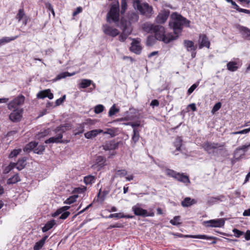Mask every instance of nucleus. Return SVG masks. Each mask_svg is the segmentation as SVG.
Returning a JSON list of instances; mask_svg holds the SVG:
<instances>
[{
    "mask_svg": "<svg viewBox=\"0 0 250 250\" xmlns=\"http://www.w3.org/2000/svg\"><path fill=\"white\" fill-rule=\"evenodd\" d=\"M119 6H117L116 5H113L107 14V21L109 22H115V23L122 30V32L119 37V40L121 42H124L127 37L132 33V27L130 21H128L122 18L120 22L119 23Z\"/></svg>",
    "mask_w": 250,
    "mask_h": 250,
    "instance_id": "f257e3e1",
    "label": "nucleus"
},
{
    "mask_svg": "<svg viewBox=\"0 0 250 250\" xmlns=\"http://www.w3.org/2000/svg\"><path fill=\"white\" fill-rule=\"evenodd\" d=\"M171 18L173 21L169 22V25L173 30L174 34L173 37L177 36L178 38L182 31L183 26L189 27L190 21L181 15L176 13L172 14Z\"/></svg>",
    "mask_w": 250,
    "mask_h": 250,
    "instance_id": "f03ea898",
    "label": "nucleus"
},
{
    "mask_svg": "<svg viewBox=\"0 0 250 250\" xmlns=\"http://www.w3.org/2000/svg\"><path fill=\"white\" fill-rule=\"evenodd\" d=\"M153 33L155 34V38L159 41H163L166 43H168L171 41L176 40L177 37H173L172 33L165 34V29L164 26L160 25H155Z\"/></svg>",
    "mask_w": 250,
    "mask_h": 250,
    "instance_id": "7ed1b4c3",
    "label": "nucleus"
},
{
    "mask_svg": "<svg viewBox=\"0 0 250 250\" xmlns=\"http://www.w3.org/2000/svg\"><path fill=\"white\" fill-rule=\"evenodd\" d=\"M134 6L140 12L142 15L149 18L152 14L153 9L147 3H141L138 0L134 1Z\"/></svg>",
    "mask_w": 250,
    "mask_h": 250,
    "instance_id": "20e7f679",
    "label": "nucleus"
},
{
    "mask_svg": "<svg viewBox=\"0 0 250 250\" xmlns=\"http://www.w3.org/2000/svg\"><path fill=\"white\" fill-rule=\"evenodd\" d=\"M224 145V143L219 144L208 141L202 145V147L208 154L215 156L217 153L215 149L223 150Z\"/></svg>",
    "mask_w": 250,
    "mask_h": 250,
    "instance_id": "39448f33",
    "label": "nucleus"
},
{
    "mask_svg": "<svg viewBox=\"0 0 250 250\" xmlns=\"http://www.w3.org/2000/svg\"><path fill=\"white\" fill-rule=\"evenodd\" d=\"M166 173L167 175L175 178L178 181L185 184L190 183L188 177L187 175H185L184 173H180L173 170L169 169H167Z\"/></svg>",
    "mask_w": 250,
    "mask_h": 250,
    "instance_id": "423d86ee",
    "label": "nucleus"
},
{
    "mask_svg": "<svg viewBox=\"0 0 250 250\" xmlns=\"http://www.w3.org/2000/svg\"><path fill=\"white\" fill-rule=\"evenodd\" d=\"M225 221L223 218L212 219L203 222V225L206 227L221 228L224 226Z\"/></svg>",
    "mask_w": 250,
    "mask_h": 250,
    "instance_id": "0eeeda50",
    "label": "nucleus"
},
{
    "mask_svg": "<svg viewBox=\"0 0 250 250\" xmlns=\"http://www.w3.org/2000/svg\"><path fill=\"white\" fill-rule=\"evenodd\" d=\"M13 109V112L9 115V119L13 122H18L20 121L22 117L23 110L21 108H20Z\"/></svg>",
    "mask_w": 250,
    "mask_h": 250,
    "instance_id": "6e6552de",
    "label": "nucleus"
},
{
    "mask_svg": "<svg viewBox=\"0 0 250 250\" xmlns=\"http://www.w3.org/2000/svg\"><path fill=\"white\" fill-rule=\"evenodd\" d=\"M250 147V144L248 145H243L237 147L234 151V157L236 160L240 159L244 155L245 153L247 152Z\"/></svg>",
    "mask_w": 250,
    "mask_h": 250,
    "instance_id": "1a4fd4ad",
    "label": "nucleus"
},
{
    "mask_svg": "<svg viewBox=\"0 0 250 250\" xmlns=\"http://www.w3.org/2000/svg\"><path fill=\"white\" fill-rule=\"evenodd\" d=\"M24 101V97L22 95H20L8 104V107L9 109L19 108V105L22 104Z\"/></svg>",
    "mask_w": 250,
    "mask_h": 250,
    "instance_id": "9d476101",
    "label": "nucleus"
},
{
    "mask_svg": "<svg viewBox=\"0 0 250 250\" xmlns=\"http://www.w3.org/2000/svg\"><path fill=\"white\" fill-rule=\"evenodd\" d=\"M103 31L105 34L112 37H116L120 33L117 29L107 24L103 26Z\"/></svg>",
    "mask_w": 250,
    "mask_h": 250,
    "instance_id": "9b49d317",
    "label": "nucleus"
},
{
    "mask_svg": "<svg viewBox=\"0 0 250 250\" xmlns=\"http://www.w3.org/2000/svg\"><path fill=\"white\" fill-rule=\"evenodd\" d=\"M169 15V12L164 10L161 11L157 16L155 21L160 24L164 23L167 20Z\"/></svg>",
    "mask_w": 250,
    "mask_h": 250,
    "instance_id": "f8f14e48",
    "label": "nucleus"
},
{
    "mask_svg": "<svg viewBox=\"0 0 250 250\" xmlns=\"http://www.w3.org/2000/svg\"><path fill=\"white\" fill-rule=\"evenodd\" d=\"M95 161L96 162L95 164L93 165L92 167L94 168H97V170H100L105 165V158L102 156H97Z\"/></svg>",
    "mask_w": 250,
    "mask_h": 250,
    "instance_id": "ddd939ff",
    "label": "nucleus"
},
{
    "mask_svg": "<svg viewBox=\"0 0 250 250\" xmlns=\"http://www.w3.org/2000/svg\"><path fill=\"white\" fill-rule=\"evenodd\" d=\"M130 50L136 54H140L142 50L140 42L135 39H133L131 45L130 47Z\"/></svg>",
    "mask_w": 250,
    "mask_h": 250,
    "instance_id": "4468645a",
    "label": "nucleus"
},
{
    "mask_svg": "<svg viewBox=\"0 0 250 250\" xmlns=\"http://www.w3.org/2000/svg\"><path fill=\"white\" fill-rule=\"evenodd\" d=\"M199 42L200 43L199 48L201 49L204 47H209L210 42L207 36L205 34H200L199 36Z\"/></svg>",
    "mask_w": 250,
    "mask_h": 250,
    "instance_id": "2eb2a0df",
    "label": "nucleus"
},
{
    "mask_svg": "<svg viewBox=\"0 0 250 250\" xmlns=\"http://www.w3.org/2000/svg\"><path fill=\"white\" fill-rule=\"evenodd\" d=\"M132 209L134 212V213L137 216L147 217V210L140 208L138 205L133 206Z\"/></svg>",
    "mask_w": 250,
    "mask_h": 250,
    "instance_id": "dca6fc26",
    "label": "nucleus"
},
{
    "mask_svg": "<svg viewBox=\"0 0 250 250\" xmlns=\"http://www.w3.org/2000/svg\"><path fill=\"white\" fill-rule=\"evenodd\" d=\"M236 28L242 35L243 38L248 40L250 35V29L239 24L237 25Z\"/></svg>",
    "mask_w": 250,
    "mask_h": 250,
    "instance_id": "f3484780",
    "label": "nucleus"
},
{
    "mask_svg": "<svg viewBox=\"0 0 250 250\" xmlns=\"http://www.w3.org/2000/svg\"><path fill=\"white\" fill-rule=\"evenodd\" d=\"M37 97L39 99H44L46 97L48 98L49 99H52L53 98V94L51 92V90L49 89L40 91L39 92Z\"/></svg>",
    "mask_w": 250,
    "mask_h": 250,
    "instance_id": "a211bd4d",
    "label": "nucleus"
},
{
    "mask_svg": "<svg viewBox=\"0 0 250 250\" xmlns=\"http://www.w3.org/2000/svg\"><path fill=\"white\" fill-rule=\"evenodd\" d=\"M226 199L225 196L223 195H220L216 197H209L207 203L208 204L212 205L217 203L218 202H222Z\"/></svg>",
    "mask_w": 250,
    "mask_h": 250,
    "instance_id": "6ab92c4d",
    "label": "nucleus"
},
{
    "mask_svg": "<svg viewBox=\"0 0 250 250\" xmlns=\"http://www.w3.org/2000/svg\"><path fill=\"white\" fill-rule=\"evenodd\" d=\"M103 132V130L101 129H93L92 130L87 132L84 134V137L86 139H92L96 137L99 134Z\"/></svg>",
    "mask_w": 250,
    "mask_h": 250,
    "instance_id": "aec40b11",
    "label": "nucleus"
},
{
    "mask_svg": "<svg viewBox=\"0 0 250 250\" xmlns=\"http://www.w3.org/2000/svg\"><path fill=\"white\" fill-rule=\"evenodd\" d=\"M184 46L188 52L195 51L197 46L194 45V42L189 40H185L184 41Z\"/></svg>",
    "mask_w": 250,
    "mask_h": 250,
    "instance_id": "412c9836",
    "label": "nucleus"
},
{
    "mask_svg": "<svg viewBox=\"0 0 250 250\" xmlns=\"http://www.w3.org/2000/svg\"><path fill=\"white\" fill-rule=\"evenodd\" d=\"M62 134L58 133L56 136L52 137L45 141L46 144L49 143H62Z\"/></svg>",
    "mask_w": 250,
    "mask_h": 250,
    "instance_id": "4be33fe9",
    "label": "nucleus"
},
{
    "mask_svg": "<svg viewBox=\"0 0 250 250\" xmlns=\"http://www.w3.org/2000/svg\"><path fill=\"white\" fill-rule=\"evenodd\" d=\"M196 200L194 199H192L190 197H186L181 202V205L183 207H188L196 204Z\"/></svg>",
    "mask_w": 250,
    "mask_h": 250,
    "instance_id": "5701e85b",
    "label": "nucleus"
},
{
    "mask_svg": "<svg viewBox=\"0 0 250 250\" xmlns=\"http://www.w3.org/2000/svg\"><path fill=\"white\" fill-rule=\"evenodd\" d=\"M185 238H197V239H207V240H215L216 238L213 236H208L206 235H186L184 236Z\"/></svg>",
    "mask_w": 250,
    "mask_h": 250,
    "instance_id": "b1692460",
    "label": "nucleus"
},
{
    "mask_svg": "<svg viewBox=\"0 0 250 250\" xmlns=\"http://www.w3.org/2000/svg\"><path fill=\"white\" fill-rule=\"evenodd\" d=\"M92 81L89 79H83L81 80L78 84V87L80 88H86L91 85L92 83Z\"/></svg>",
    "mask_w": 250,
    "mask_h": 250,
    "instance_id": "393cba45",
    "label": "nucleus"
},
{
    "mask_svg": "<svg viewBox=\"0 0 250 250\" xmlns=\"http://www.w3.org/2000/svg\"><path fill=\"white\" fill-rule=\"evenodd\" d=\"M71 125L70 124H65L57 127L56 129V132L59 133H62L66 130L71 129Z\"/></svg>",
    "mask_w": 250,
    "mask_h": 250,
    "instance_id": "a878e982",
    "label": "nucleus"
},
{
    "mask_svg": "<svg viewBox=\"0 0 250 250\" xmlns=\"http://www.w3.org/2000/svg\"><path fill=\"white\" fill-rule=\"evenodd\" d=\"M154 24H152L150 23L146 22L143 24L142 28L144 31L147 33H153L154 27H155Z\"/></svg>",
    "mask_w": 250,
    "mask_h": 250,
    "instance_id": "bb28decb",
    "label": "nucleus"
},
{
    "mask_svg": "<svg viewBox=\"0 0 250 250\" xmlns=\"http://www.w3.org/2000/svg\"><path fill=\"white\" fill-rule=\"evenodd\" d=\"M26 158L25 157L19 159L17 163H16L17 169H18L19 170H21V169H22L26 165Z\"/></svg>",
    "mask_w": 250,
    "mask_h": 250,
    "instance_id": "cd10ccee",
    "label": "nucleus"
},
{
    "mask_svg": "<svg viewBox=\"0 0 250 250\" xmlns=\"http://www.w3.org/2000/svg\"><path fill=\"white\" fill-rule=\"evenodd\" d=\"M75 74V73H70L68 72H62L58 74L56 78L54 79V81H57L62 79L65 78L66 77H70L73 76Z\"/></svg>",
    "mask_w": 250,
    "mask_h": 250,
    "instance_id": "c85d7f7f",
    "label": "nucleus"
},
{
    "mask_svg": "<svg viewBox=\"0 0 250 250\" xmlns=\"http://www.w3.org/2000/svg\"><path fill=\"white\" fill-rule=\"evenodd\" d=\"M55 223H56L54 220H52L49 221H48L45 224L44 226L42 228V231L43 232L47 231L48 230H49V229L53 228V227L55 225Z\"/></svg>",
    "mask_w": 250,
    "mask_h": 250,
    "instance_id": "c756f323",
    "label": "nucleus"
},
{
    "mask_svg": "<svg viewBox=\"0 0 250 250\" xmlns=\"http://www.w3.org/2000/svg\"><path fill=\"white\" fill-rule=\"evenodd\" d=\"M237 64L238 63L236 62H229L227 64V69L230 71H235L238 68Z\"/></svg>",
    "mask_w": 250,
    "mask_h": 250,
    "instance_id": "7c9ffc66",
    "label": "nucleus"
},
{
    "mask_svg": "<svg viewBox=\"0 0 250 250\" xmlns=\"http://www.w3.org/2000/svg\"><path fill=\"white\" fill-rule=\"evenodd\" d=\"M140 130H133V135L132 136L131 140L133 143V146H134L136 143L139 141L140 138Z\"/></svg>",
    "mask_w": 250,
    "mask_h": 250,
    "instance_id": "2f4dec72",
    "label": "nucleus"
},
{
    "mask_svg": "<svg viewBox=\"0 0 250 250\" xmlns=\"http://www.w3.org/2000/svg\"><path fill=\"white\" fill-rule=\"evenodd\" d=\"M21 179L19 177L18 174H16L13 175L12 177L9 178L7 181V184L8 185L14 184L19 181Z\"/></svg>",
    "mask_w": 250,
    "mask_h": 250,
    "instance_id": "473e14b6",
    "label": "nucleus"
},
{
    "mask_svg": "<svg viewBox=\"0 0 250 250\" xmlns=\"http://www.w3.org/2000/svg\"><path fill=\"white\" fill-rule=\"evenodd\" d=\"M38 143L36 142H31L28 144L24 148V151L28 152L29 151L35 149L37 146Z\"/></svg>",
    "mask_w": 250,
    "mask_h": 250,
    "instance_id": "72a5a7b5",
    "label": "nucleus"
},
{
    "mask_svg": "<svg viewBox=\"0 0 250 250\" xmlns=\"http://www.w3.org/2000/svg\"><path fill=\"white\" fill-rule=\"evenodd\" d=\"M182 139L180 137H177L174 142V146L176 150L179 151L182 145Z\"/></svg>",
    "mask_w": 250,
    "mask_h": 250,
    "instance_id": "f704fd0d",
    "label": "nucleus"
},
{
    "mask_svg": "<svg viewBox=\"0 0 250 250\" xmlns=\"http://www.w3.org/2000/svg\"><path fill=\"white\" fill-rule=\"evenodd\" d=\"M18 36H16L15 37H5L1 38L0 40L1 42V43L3 45L5 44V43H8L12 41L15 40L17 38H18Z\"/></svg>",
    "mask_w": 250,
    "mask_h": 250,
    "instance_id": "c9c22d12",
    "label": "nucleus"
},
{
    "mask_svg": "<svg viewBox=\"0 0 250 250\" xmlns=\"http://www.w3.org/2000/svg\"><path fill=\"white\" fill-rule=\"evenodd\" d=\"M26 16L25 15L24 10L23 9H20L18 11V13L16 16V18L18 20V21H20L23 18H25Z\"/></svg>",
    "mask_w": 250,
    "mask_h": 250,
    "instance_id": "e433bc0d",
    "label": "nucleus"
},
{
    "mask_svg": "<svg viewBox=\"0 0 250 250\" xmlns=\"http://www.w3.org/2000/svg\"><path fill=\"white\" fill-rule=\"evenodd\" d=\"M95 180V177L92 175H88L84 177V182L86 185L92 184L94 182Z\"/></svg>",
    "mask_w": 250,
    "mask_h": 250,
    "instance_id": "4c0bfd02",
    "label": "nucleus"
},
{
    "mask_svg": "<svg viewBox=\"0 0 250 250\" xmlns=\"http://www.w3.org/2000/svg\"><path fill=\"white\" fill-rule=\"evenodd\" d=\"M127 174V172L125 169L118 170L116 171L115 174L113 176V178H117L118 177H124Z\"/></svg>",
    "mask_w": 250,
    "mask_h": 250,
    "instance_id": "58836bf2",
    "label": "nucleus"
},
{
    "mask_svg": "<svg viewBox=\"0 0 250 250\" xmlns=\"http://www.w3.org/2000/svg\"><path fill=\"white\" fill-rule=\"evenodd\" d=\"M143 121L141 120H137L135 122H131V124H130V126L132 127L133 130H139L138 127L139 126H142V123Z\"/></svg>",
    "mask_w": 250,
    "mask_h": 250,
    "instance_id": "ea45409f",
    "label": "nucleus"
},
{
    "mask_svg": "<svg viewBox=\"0 0 250 250\" xmlns=\"http://www.w3.org/2000/svg\"><path fill=\"white\" fill-rule=\"evenodd\" d=\"M119 111V109L116 107L115 104H114L110 108L108 112V116L111 117Z\"/></svg>",
    "mask_w": 250,
    "mask_h": 250,
    "instance_id": "a19ab883",
    "label": "nucleus"
},
{
    "mask_svg": "<svg viewBox=\"0 0 250 250\" xmlns=\"http://www.w3.org/2000/svg\"><path fill=\"white\" fill-rule=\"evenodd\" d=\"M104 149L105 150L114 149L116 147L115 144H112L111 142L106 143L104 146Z\"/></svg>",
    "mask_w": 250,
    "mask_h": 250,
    "instance_id": "79ce46f5",
    "label": "nucleus"
},
{
    "mask_svg": "<svg viewBox=\"0 0 250 250\" xmlns=\"http://www.w3.org/2000/svg\"><path fill=\"white\" fill-rule=\"evenodd\" d=\"M180 221V217L179 216H176L173 219L170 221V223L174 226H178L181 224Z\"/></svg>",
    "mask_w": 250,
    "mask_h": 250,
    "instance_id": "37998d69",
    "label": "nucleus"
},
{
    "mask_svg": "<svg viewBox=\"0 0 250 250\" xmlns=\"http://www.w3.org/2000/svg\"><path fill=\"white\" fill-rule=\"evenodd\" d=\"M84 130V124H79L77 128L75 129L76 132L75 133V134L77 135L81 134L83 132Z\"/></svg>",
    "mask_w": 250,
    "mask_h": 250,
    "instance_id": "c03bdc74",
    "label": "nucleus"
},
{
    "mask_svg": "<svg viewBox=\"0 0 250 250\" xmlns=\"http://www.w3.org/2000/svg\"><path fill=\"white\" fill-rule=\"evenodd\" d=\"M78 197V195H73L68 198L64 202L66 204H71L74 203L76 201V199Z\"/></svg>",
    "mask_w": 250,
    "mask_h": 250,
    "instance_id": "a18cd8bd",
    "label": "nucleus"
},
{
    "mask_svg": "<svg viewBox=\"0 0 250 250\" xmlns=\"http://www.w3.org/2000/svg\"><path fill=\"white\" fill-rule=\"evenodd\" d=\"M101 189H100L99 193L97 195V197L99 199L101 200V201L103 202L104 200L105 196L108 193V192L106 190L103 191L102 193V195H101Z\"/></svg>",
    "mask_w": 250,
    "mask_h": 250,
    "instance_id": "49530a36",
    "label": "nucleus"
},
{
    "mask_svg": "<svg viewBox=\"0 0 250 250\" xmlns=\"http://www.w3.org/2000/svg\"><path fill=\"white\" fill-rule=\"evenodd\" d=\"M129 20L132 22H136L139 19L138 15L135 13H132L129 17Z\"/></svg>",
    "mask_w": 250,
    "mask_h": 250,
    "instance_id": "de8ad7c7",
    "label": "nucleus"
},
{
    "mask_svg": "<svg viewBox=\"0 0 250 250\" xmlns=\"http://www.w3.org/2000/svg\"><path fill=\"white\" fill-rule=\"evenodd\" d=\"M155 38L153 36H149L147 37L146 40V45L147 46H151L154 44Z\"/></svg>",
    "mask_w": 250,
    "mask_h": 250,
    "instance_id": "09e8293b",
    "label": "nucleus"
},
{
    "mask_svg": "<svg viewBox=\"0 0 250 250\" xmlns=\"http://www.w3.org/2000/svg\"><path fill=\"white\" fill-rule=\"evenodd\" d=\"M21 149H14L11 152L9 155L10 158H12L18 156V155L21 152Z\"/></svg>",
    "mask_w": 250,
    "mask_h": 250,
    "instance_id": "8fccbe9b",
    "label": "nucleus"
},
{
    "mask_svg": "<svg viewBox=\"0 0 250 250\" xmlns=\"http://www.w3.org/2000/svg\"><path fill=\"white\" fill-rule=\"evenodd\" d=\"M221 105L222 104L220 102H218L215 104L211 110V113L214 114L216 111L219 110Z\"/></svg>",
    "mask_w": 250,
    "mask_h": 250,
    "instance_id": "3c124183",
    "label": "nucleus"
},
{
    "mask_svg": "<svg viewBox=\"0 0 250 250\" xmlns=\"http://www.w3.org/2000/svg\"><path fill=\"white\" fill-rule=\"evenodd\" d=\"M44 149V146L40 145L34 150V152L38 154H40L43 152Z\"/></svg>",
    "mask_w": 250,
    "mask_h": 250,
    "instance_id": "603ef678",
    "label": "nucleus"
},
{
    "mask_svg": "<svg viewBox=\"0 0 250 250\" xmlns=\"http://www.w3.org/2000/svg\"><path fill=\"white\" fill-rule=\"evenodd\" d=\"M104 109V106L102 104H98L95 107L94 112L96 114L101 113Z\"/></svg>",
    "mask_w": 250,
    "mask_h": 250,
    "instance_id": "864d4df0",
    "label": "nucleus"
},
{
    "mask_svg": "<svg viewBox=\"0 0 250 250\" xmlns=\"http://www.w3.org/2000/svg\"><path fill=\"white\" fill-rule=\"evenodd\" d=\"M123 214L122 213H116L113 214H110L108 216V218H116L117 219H120L123 218Z\"/></svg>",
    "mask_w": 250,
    "mask_h": 250,
    "instance_id": "5fc2aeb1",
    "label": "nucleus"
},
{
    "mask_svg": "<svg viewBox=\"0 0 250 250\" xmlns=\"http://www.w3.org/2000/svg\"><path fill=\"white\" fill-rule=\"evenodd\" d=\"M44 245V244L40 240L39 241L36 242L34 246V250H40L42 246Z\"/></svg>",
    "mask_w": 250,
    "mask_h": 250,
    "instance_id": "6e6d98bb",
    "label": "nucleus"
},
{
    "mask_svg": "<svg viewBox=\"0 0 250 250\" xmlns=\"http://www.w3.org/2000/svg\"><path fill=\"white\" fill-rule=\"evenodd\" d=\"M232 231L234 233V235L237 238H239L244 234L243 231H240L236 229H233Z\"/></svg>",
    "mask_w": 250,
    "mask_h": 250,
    "instance_id": "4d7b16f0",
    "label": "nucleus"
},
{
    "mask_svg": "<svg viewBox=\"0 0 250 250\" xmlns=\"http://www.w3.org/2000/svg\"><path fill=\"white\" fill-rule=\"evenodd\" d=\"M250 131V127L249 128H246L239 131L233 132L232 133V134H247Z\"/></svg>",
    "mask_w": 250,
    "mask_h": 250,
    "instance_id": "13d9d810",
    "label": "nucleus"
},
{
    "mask_svg": "<svg viewBox=\"0 0 250 250\" xmlns=\"http://www.w3.org/2000/svg\"><path fill=\"white\" fill-rule=\"evenodd\" d=\"M198 85V84L197 83H194L192 84L188 89V95H190L193 92L195 89L197 87Z\"/></svg>",
    "mask_w": 250,
    "mask_h": 250,
    "instance_id": "bf43d9fd",
    "label": "nucleus"
},
{
    "mask_svg": "<svg viewBox=\"0 0 250 250\" xmlns=\"http://www.w3.org/2000/svg\"><path fill=\"white\" fill-rule=\"evenodd\" d=\"M121 7L122 9L121 12L122 14H123L127 8L126 2L124 0H122Z\"/></svg>",
    "mask_w": 250,
    "mask_h": 250,
    "instance_id": "052dcab7",
    "label": "nucleus"
},
{
    "mask_svg": "<svg viewBox=\"0 0 250 250\" xmlns=\"http://www.w3.org/2000/svg\"><path fill=\"white\" fill-rule=\"evenodd\" d=\"M61 214H62L61 215V216H60L59 218L61 219L64 220V219H65L66 218H67V217L70 214V212L68 211H64V212H62Z\"/></svg>",
    "mask_w": 250,
    "mask_h": 250,
    "instance_id": "680f3d73",
    "label": "nucleus"
},
{
    "mask_svg": "<svg viewBox=\"0 0 250 250\" xmlns=\"http://www.w3.org/2000/svg\"><path fill=\"white\" fill-rule=\"evenodd\" d=\"M150 105L154 108L159 105V102L157 100H153L150 103Z\"/></svg>",
    "mask_w": 250,
    "mask_h": 250,
    "instance_id": "e2e57ef3",
    "label": "nucleus"
},
{
    "mask_svg": "<svg viewBox=\"0 0 250 250\" xmlns=\"http://www.w3.org/2000/svg\"><path fill=\"white\" fill-rule=\"evenodd\" d=\"M102 133H103L104 134H109L112 137H113L115 135L114 131H113L112 129H111L110 128L107 129V130L105 131H103V132Z\"/></svg>",
    "mask_w": 250,
    "mask_h": 250,
    "instance_id": "0e129e2a",
    "label": "nucleus"
},
{
    "mask_svg": "<svg viewBox=\"0 0 250 250\" xmlns=\"http://www.w3.org/2000/svg\"><path fill=\"white\" fill-rule=\"evenodd\" d=\"M228 2L230 3L232 5L234 6V8L237 11H238L239 8V6L232 0H226Z\"/></svg>",
    "mask_w": 250,
    "mask_h": 250,
    "instance_id": "69168bd1",
    "label": "nucleus"
},
{
    "mask_svg": "<svg viewBox=\"0 0 250 250\" xmlns=\"http://www.w3.org/2000/svg\"><path fill=\"white\" fill-rule=\"evenodd\" d=\"M82 11V8L81 7H78L76 8V9L73 12V16H75L80 13Z\"/></svg>",
    "mask_w": 250,
    "mask_h": 250,
    "instance_id": "338daca9",
    "label": "nucleus"
},
{
    "mask_svg": "<svg viewBox=\"0 0 250 250\" xmlns=\"http://www.w3.org/2000/svg\"><path fill=\"white\" fill-rule=\"evenodd\" d=\"M245 238L246 240L248 241L250 240V230H247L245 234H244Z\"/></svg>",
    "mask_w": 250,
    "mask_h": 250,
    "instance_id": "774afa93",
    "label": "nucleus"
}]
</instances>
